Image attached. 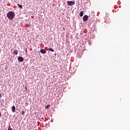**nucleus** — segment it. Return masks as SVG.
Here are the masks:
<instances>
[{
	"mask_svg": "<svg viewBox=\"0 0 130 130\" xmlns=\"http://www.w3.org/2000/svg\"><path fill=\"white\" fill-rule=\"evenodd\" d=\"M7 17L10 20H13L15 18V12L14 11H9L7 14Z\"/></svg>",
	"mask_w": 130,
	"mask_h": 130,
	"instance_id": "nucleus-1",
	"label": "nucleus"
},
{
	"mask_svg": "<svg viewBox=\"0 0 130 130\" xmlns=\"http://www.w3.org/2000/svg\"><path fill=\"white\" fill-rule=\"evenodd\" d=\"M1 116H2V113H1V112H0V117H1Z\"/></svg>",
	"mask_w": 130,
	"mask_h": 130,
	"instance_id": "nucleus-16",
	"label": "nucleus"
},
{
	"mask_svg": "<svg viewBox=\"0 0 130 130\" xmlns=\"http://www.w3.org/2000/svg\"><path fill=\"white\" fill-rule=\"evenodd\" d=\"M88 19H89V17L88 16V15H84L83 17V21L85 22V21H87Z\"/></svg>",
	"mask_w": 130,
	"mask_h": 130,
	"instance_id": "nucleus-4",
	"label": "nucleus"
},
{
	"mask_svg": "<svg viewBox=\"0 0 130 130\" xmlns=\"http://www.w3.org/2000/svg\"><path fill=\"white\" fill-rule=\"evenodd\" d=\"M17 6H18V7H19V8H20L21 9H22V8H23V6L20 5V4H17Z\"/></svg>",
	"mask_w": 130,
	"mask_h": 130,
	"instance_id": "nucleus-10",
	"label": "nucleus"
},
{
	"mask_svg": "<svg viewBox=\"0 0 130 130\" xmlns=\"http://www.w3.org/2000/svg\"><path fill=\"white\" fill-rule=\"evenodd\" d=\"M12 112H16V107L15 106L12 107Z\"/></svg>",
	"mask_w": 130,
	"mask_h": 130,
	"instance_id": "nucleus-6",
	"label": "nucleus"
},
{
	"mask_svg": "<svg viewBox=\"0 0 130 130\" xmlns=\"http://www.w3.org/2000/svg\"><path fill=\"white\" fill-rule=\"evenodd\" d=\"M49 51H51V52H54V50L52 48H49Z\"/></svg>",
	"mask_w": 130,
	"mask_h": 130,
	"instance_id": "nucleus-9",
	"label": "nucleus"
},
{
	"mask_svg": "<svg viewBox=\"0 0 130 130\" xmlns=\"http://www.w3.org/2000/svg\"><path fill=\"white\" fill-rule=\"evenodd\" d=\"M84 15V12L81 11L80 13V17H83V15Z\"/></svg>",
	"mask_w": 130,
	"mask_h": 130,
	"instance_id": "nucleus-8",
	"label": "nucleus"
},
{
	"mask_svg": "<svg viewBox=\"0 0 130 130\" xmlns=\"http://www.w3.org/2000/svg\"><path fill=\"white\" fill-rule=\"evenodd\" d=\"M25 51L26 52V53H27V48H25Z\"/></svg>",
	"mask_w": 130,
	"mask_h": 130,
	"instance_id": "nucleus-14",
	"label": "nucleus"
},
{
	"mask_svg": "<svg viewBox=\"0 0 130 130\" xmlns=\"http://www.w3.org/2000/svg\"><path fill=\"white\" fill-rule=\"evenodd\" d=\"M8 130H13V129H12V128L11 127V125H9V126Z\"/></svg>",
	"mask_w": 130,
	"mask_h": 130,
	"instance_id": "nucleus-12",
	"label": "nucleus"
},
{
	"mask_svg": "<svg viewBox=\"0 0 130 130\" xmlns=\"http://www.w3.org/2000/svg\"><path fill=\"white\" fill-rule=\"evenodd\" d=\"M3 102H4V100H2Z\"/></svg>",
	"mask_w": 130,
	"mask_h": 130,
	"instance_id": "nucleus-17",
	"label": "nucleus"
},
{
	"mask_svg": "<svg viewBox=\"0 0 130 130\" xmlns=\"http://www.w3.org/2000/svg\"><path fill=\"white\" fill-rule=\"evenodd\" d=\"M17 59L18 61H20V62L24 61V58L21 56H18Z\"/></svg>",
	"mask_w": 130,
	"mask_h": 130,
	"instance_id": "nucleus-3",
	"label": "nucleus"
},
{
	"mask_svg": "<svg viewBox=\"0 0 130 130\" xmlns=\"http://www.w3.org/2000/svg\"><path fill=\"white\" fill-rule=\"evenodd\" d=\"M13 53L15 55H17V54H18V51L17 50H14L13 51Z\"/></svg>",
	"mask_w": 130,
	"mask_h": 130,
	"instance_id": "nucleus-7",
	"label": "nucleus"
},
{
	"mask_svg": "<svg viewBox=\"0 0 130 130\" xmlns=\"http://www.w3.org/2000/svg\"><path fill=\"white\" fill-rule=\"evenodd\" d=\"M75 1H68L67 2L68 6H70V7L72 6H74V5H75Z\"/></svg>",
	"mask_w": 130,
	"mask_h": 130,
	"instance_id": "nucleus-2",
	"label": "nucleus"
},
{
	"mask_svg": "<svg viewBox=\"0 0 130 130\" xmlns=\"http://www.w3.org/2000/svg\"><path fill=\"white\" fill-rule=\"evenodd\" d=\"M21 114H22V115H24V114H25V112L24 111H22Z\"/></svg>",
	"mask_w": 130,
	"mask_h": 130,
	"instance_id": "nucleus-11",
	"label": "nucleus"
},
{
	"mask_svg": "<svg viewBox=\"0 0 130 130\" xmlns=\"http://www.w3.org/2000/svg\"><path fill=\"white\" fill-rule=\"evenodd\" d=\"M49 106H50V105H47L46 107V109L49 108Z\"/></svg>",
	"mask_w": 130,
	"mask_h": 130,
	"instance_id": "nucleus-13",
	"label": "nucleus"
},
{
	"mask_svg": "<svg viewBox=\"0 0 130 130\" xmlns=\"http://www.w3.org/2000/svg\"><path fill=\"white\" fill-rule=\"evenodd\" d=\"M40 52L42 53V54H45V53H46V51H45V49H41Z\"/></svg>",
	"mask_w": 130,
	"mask_h": 130,
	"instance_id": "nucleus-5",
	"label": "nucleus"
},
{
	"mask_svg": "<svg viewBox=\"0 0 130 130\" xmlns=\"http://www.w3.org/2000/svg\"><path fill=\"white\" fill-rule=\"evenodd\" d=\"M0 98H2V93L0 92Z\"/></svg>",
	"mask_w": 130,
	"mask_h": 130,
	"instance_id": "nucleus-15",
	"label": "nucleus"
}]
</instances>
